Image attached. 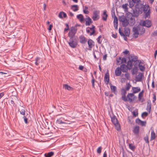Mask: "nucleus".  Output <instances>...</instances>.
<instances>
[{
	"label": "nucleus",
	"mask_w": 157,
	"mask_h": 157,
	"mask_svg": "<svg viewBox=\"0 0 157 157\" xmlns=\"http://www.w3.org/2000/svg\"><path fill=\"white\" fill-rule=\"evenodd\" d=\"M132 86L129 83L126 84L125 88H122L121 89V94L122 95L121 98L124 101H129L131 102L134 100V95L133 93H129L127 97L126 94L127 91L129 90Z\"/></svg>",
	"instance_id": "f257e3e1"
},
{
	"label": "nucleus",
	"mask_w": 157,
	"mask_h": 157,
	"mask_svg": "<svg viewBox=\"0 0 157 157\" xmlns=\"http://www.w3.org/2000/svg\"><path fill=\"white\" fill-rule=\"evenodd\" d=\"M70 38L68 42L70 46L73 48L76 47L78 44V41L75 36H69Z\"/></svg>",
	"instance_id": "f03ea898"
},
{
	"label": "nucleus",
	"mask_w": 157,
	"mask_h": 157,
	"mask_svg": "<svg viewBox=\"0 0 157 157\" xmlns=\"http://www.w3.org/2000/svg\"><path fill=\"white\" fill-rule=\"evenodd\" d=\"M143 10L145 14V18L150 17L151 12L149 6L147 4L144 5Z\"/></svg>",
	"instance_id": "7ed1b4c3"
},
{
	"label": "nucleus",
	"mask_w": 157,
	"mask_h": 157,
	"mask_svg": "<svg viewBox=\"0 0 157 157\" xmlns=\"http://www.w3.org/2000/svg\"><path fill=\"white\" fill-rule=\"evenodd\" d=\"M111 121L115 125L116 129L117 130H120V125L116 117L115 116H113L111 117Z\"/></svg>",
	"instance_id": "20e7f679"
},
{
	"label": "nucleus",
	"mask_w": 157,
	"mask_h": 157,
	"mask_svg": "<svg viewBox=\"0 0 157 157\" xmlns=\"http://www.w3.org/2000/svg\"><path fill=\"white\" fill-rule=\"evenodd\" d=\"M140 29V27L138 26L134 27L133 28V37L135 38H136L138 37L139 34V31Z\"/></svg>",
	"instance_id": "39448f33"
},
{
	"label": "nucleus",
	"mask_w": 157,
	"mask_h": 157,
	"mask_svg": "<svg viewBox=\"0 0 157 157\" xmlns=\"http://www.w3.org/2000/svg\"><path fill=\"white\" fill-rule=\"evenodd\" d=\"M100 11L99 10L94 11L92 18L94 21H96L99 19Z\"/></svg>",
	"instance_id": "423d86ee"
},
{
	"label": "nucleus",
	"mask_w": 157,
	"mask_h": 157,
	"mask_svg": "<svg viewBox=\"0 0 157 157\" xmlns=\"http://www.w3.org/2000/svg\"><path fill=\"white\" fill-rule=\"evenodd\" d=\"M136 63L138 64L140 71H145V68L144 66V63L143 62L138 60L137 61Z\"/></svg>",
	"instance_id": "0eeeda50"
},
{
	"label": "nucleus",
	"mask_w": 157,
	"mask_h": 157,
	"mask_svg": "<svg viewBox=\"0 0 157 157\" xmlns=\"http://www.w3.org/2000/svg\"><path fill=\"white\" fill-rule=\"evenodd\" d=\"M77 27L76 26L72 27L71 31L68 33L69 36H75L74 35L77 32Z\"/></svg>",
	"instance_id": "6e6552de"
},
{
	"label": "nucleus",
	"mask_w": 157,
	"mask_h": 157,
	"mask_svg": "<svg viewBox=\"0 0 157 157\" xmlns=\"http://www.w3.org/2000/svg\"><path fill=\"white\" fill-rule=\"evenodd\" d=\"M141 24L143 26H146L147 27H150L151 25V21L148 20H146L142 22H141Z\"/></svg>",
	"instance_id": "1a4fd4ad"
},
{
	"label": "nucleus",
	"mask_w": 157,
	"mask_h": 157,
	"mask_svg": "<svg viewBox=\"0 0 157 157\" xmlns=\"http://www.w3.org/2000/svg\"><path fill=\"white\" fill-rule=\"evenodd\" d=\"M119 20L120 21L122 22V25L123 26L125 27L128 24V22L127 20L126 19L125 17L124 16H121L119 18Z\"/></svg>",
	"instance_id": "9d476101"
},
{
	"label": "nucleus",
	"mask_w": 157,
	"mask_h": 157,
	"mask_svg": "<svg viewBox=\"0 0 157 157\" xmlns=\"http://www.w3.org/2000/svg\"><path fill=\"white\" fill-rule=\"evenodd\" d=\"M144 78L143 73H140L136 77V80L137 82H140Z\"/></svg>",
	"instance_id": "9b49d317"
},
{
	"label": "nucleus",
	"mask_w": 157,
	"mask_h": 157,
	"mask_svg": "<svg viewBox=\"0 0 157 157\" xmlns=\"http://www.w3.org/2000/svg\"><path fill=\"white\" fill-rule=\"evenodd\" d=\"M140 0H132V1L129 2V6L130 8H132L133 6L135 3H140Z\"/></svg>",
	"instance_id": "f8f14e48"
},
{
	"label": "nucleus",
	"mask_w": 157,
	"mask_h": 157,
	"mask_svg": "<svg viewBox=\"0 0 157 157\" xmlns=\"http://www.w3.org/2000/svg\"><path fill=\"white\" fill-rule=\"evenodd\" d=\"M120 68L121 71L123 72H126L128 70V68L127 66L125 64H123L120 66Z\"/></svg>",
	"instance_id": "ddd939ff"
},
{
	"label": "nucleus",
	"mask_w": 157,
	"mask_h": 157,
	"mask_svg": "<svg viewBox=\"0 0 157 157\" xmlns=\"http://www.w3.org/2000/svg\"><path fill=\"white\" fill-rule=\"evenodd\" d=\"M104 81L106 84H108L109 81V74L108 72H107L104 76Z\"/></svg>",
	"instance_id": "4468645a"
},
{
	"label": "nucleus",
	"mask_w": 157,
	"mask_h": 157,
	"mask_svg": "<svg viewBox=\"0 0 157 157\" xmlns=\"http://www.w3.org/2000/svg\"><path fill=\"white\" fill-rule=\"evenodd\" d=\"M136 121L137 123L142 126H145L146 124V121H142L139 119H136Z\"/></svg>",
	"instance_id": "2eb2a0df"
},
{
	"label": "nucleus",
	"mask_w": 157,
	"mask_h": 157,
	"mask_svg": "<svg viewBox=\"0 0 157 157\" xmlns=\"http://www.w3.org/2000/svg\"><path fill=\"white\" fill-rule=\"evenodd\" d=\"M86 25L87 26H89L92 23V21L91 19L89 17H87L85 19Z\"/></svg>",
	"instance_id": "dca6fc26"
},
{
	"label": "nucleus",
	"mask_w": 157,
	"mask_h": 157,
	"mask_svg": "<svg viewBox=\"0 0 157 157\" xmlns=\"http://www.w3.org/2000/svg\"><path fill=\"white\" fill-rule=\"evenodd\" d=\"M117 65H120L121 63H123V62H125L126 60L125 59H122L121 57H120L119 58L117 59Z\"/></svg>",
	"instance_id": "f3484780"
},
{
	"label": "nucleus",
	"mask_w": 157,
	"mask_h": 157,
	"mask_svg": "<svg viewBox=\"0 0 157 157\" xmlns=\"http://www.w3.org/2000/svg\"><path fill=\"white\" fill-rule=\"evenodd\" d=\"M137 57L135 56H131L129 57L130 61L132 62H136V63H137V61L138 60H137Z\"/></svg>",
	"instance_id": "a211bd4d"
},
{
	"label": "nucleus",
	"mask_w": 157,
	"mask_h": 157,
	"mask_svg": "<svg viewBox=\"0 0 157 157\" xmlns=\"http://www.w3.org/2000/svg\"><path fill=\"white\" fill-rule=\"evenodd\" d=\"M121 70L120 67H117L115 71V74L117 76H120L121 74Z\"/></svg>",
	"instance_id": "6ab92c4d"
},
{
	"label": "nucleus",
	"mask_w": 157,
	"mask_h": 157,
	"mask_svg": "<svg viewBox=\"0 0 157 157\" xmlns=\"http://www.w3.org/2000/svg\"><path fill=\"white\" fill-rule=\"evenodd\" d=\"M132 90H133V94H136L137 93L140 91V89L139 87H132Z\"/></svg>",
	"instance_id": "aec40b11"
},
{
	"label": "nucleus",
	"mask_w": 157,
	"mask_h": 157,
	"mask_svg": "<svg viewBox=\"0 0 157 157\" xmlns=\"http://www.w3.org/2000/svg\"><path fill=\"white\" fill-rule=\"evenodd\" d=\"M79 41L82 44H85L86 41V38L83 36H81L79 37Z\"/></svg>",
	"instance_id": "412c9836"
},
{
	"label": "nucleus",
	"mask_w": 157,
	"mask_h": 157,
	"mask_svg": "<svg viewBox=\"0 0 157 157\" xmlns=\"http://www.w3.org/2000/svg\"><path fill=\"white\" fill-rule=\"evenodd\" d=\"M121 77H125L126 79L127 80H129L130 78V74L128 73H126L125 74H122Z\"/></svg>",
	"instance_id": "4be33fe9"
},
{
	"label": "nucleus",
	"mask_w": 157,
	"mask_h": 157,
	"mask_svg": "<svg viewBox=\"0 0 157 157\" xmlns=\"http://www.w3.org/2000/svg\"><path fill=\"white\" fill-rule=\"evenodd\" d=\"M139 127L138 126L135 127L133 129V132L136 135H137L139 131Z\"/></svg>",
	"instance_id": "5701e85b"
},
{
	"label": "nucleus",
	"mask_w": 157,
	"mask_h": 157,
	"mask_svg": "<svg viewBox=\"0 0 157 157\" xmlns=\"http://www.w3.org/2000/svg\"><path fill=\"white\" fill-rule=\"evenodd\" d=\"M155 134L153 130H152L151 132V138L150 139V141H152L155 138Z\"/></svg>",
	"instance_id": "b1692460"
},
{
	"label": "nucleus",
	"mask_w": 157,
	"mask_h": 157,
	"mask_svg": "<svg viewBox=\"0 0 157 157\" xmlns=\"http://www.w3.org/2000/svg\"><path fill=\"white\" fill-rule=\"evenodd\" d=\"M71 8L74 11L76 12L78 10V7L77 5H74L71 6Z\"/></svg>",
	"instance_id": "393cba45"
},
{
	"label": "nucleus",
	"mask_w": 157,
	"mask_h": 157,
	"mask_svg": "<svg viewBox=\"0 0 157 157\" xmlns=\"http://www.w3.org/2000/svg\"><path fill=\"white\" fill-rule=\"evenodd\" d=\"M77 18L81 22H82L84 20V17L82 15L80 14L77 15Z\"/></svg>",
	"instance_id": "a878e982"
},
{
	"label": "nucleus",
	"mask_w": 157,
	"mask_h": 157,
	"mask_svg": "<svg viewBox=\"0 0 157 157\" xmlns=\"http://www.w3.org/2000/svg\"><path fill=\"white\" fill-rule=\"evenodd\" d=\"M106 11L105 10L103 12L102 16V19L105 21H106V20L108 17V15L106 13Z\"/></svg>",
	"instance_id": "bb28decb"
},
{
	"label": "nucleus",
	"mask_w": 157,
	"mask_h": 157,
	"mask_svg": "<svg viewBox=\"0 0 157 157\" xmlns=\"http://www.w3.org/2000/svg\"><path fill=\"white\" fill-rule=\"evenodd\" d=\"M128 3L124 4L122 6V8L124 10L125 12H127L128 11Z\"/></svg>",
	"instance_id": "cd10ccee"
},
{
	"label": "nucleus",
	"mask_w": 157,
	"mask_h": 157,
	"mask_svg": "<svg viewBox=\"0 0 157 157\" xmlns=\"http://www.w3.org/2000/svg\"><path fill=\"white\" fill-rule=\"evenodd\" d=\"M95 26H93L92 28H89L90 29V31H91V32L90 33V35H93L95 32V30L94 29Z\"/></svg>",
	"instance_id": "c85d7f7f"
},
{
	"label": "nucleus",
	"mask_w": 157,
	"mask_h": 157,
	"mask_svg": "<svg viewBox=\"0 0 157 157\" xmlns=\"http://www.w3.org/2000/svg\"><path fill=\"white\" fill-rule=\"evenodd\" d=\"M19 111L20 113V114L22 115H25V108L21 106L20 109H19Z\"/></svg>",
	"instance_id": "c756f323"
},
{
	"label": "nucleus",
	"mask_w": 157,
	"mask_h": 157,
	"mask_svg": "<svg viewBox=\"0 0 157 157\" xmlns=\"http://www.w3.org/2000/svg\"><path fill=\"white\" fill-rule=\"evenodd\" d=\"M63 16L64 17H67V14L64 12H60L59 14V17L60 18H62Z\"/></svg>",
	"instance_id": "7c9ffc66"
},
{
	"label": "nucleus",
	"mask_w": 157,
	"mask_h": 157,
	"mask_svg": "<svg viewBox=\"0 0 157 157\" xmlns=\"http://www.w3.org/2000/svg\"><path fill=\"white\" fill-rule=\"evenodd\" d=\"M89 47L91 48L93 46L94 42L91 40H89L88 42Z\"/></svg>",
	"instance_id": "2f4dec72"
},
{
	"label": "nucleus",
	"mask_w": 157,
	"mask_h": 157,
	"mask_svg": "<svg viewBox=\"0 0 157 157\" xmlns=\"http://www.w3.org/2000/svg\"><path fill=\"white\" fill-rule=\"evenodd\" d=\"M54 154V153L52 151H51L48 153H45L44 155L45 157H51Z\"/></svg>",
	"instance_id": "473e14b6"
},
{
	"label": "nucleus",
	"mask_w": 157,
	"mask_h": 157,
	"mask_svg": "<svg viewBox=\"0 0 157 157\" xmlns=\"http://www.w3.org/2000/svg\"><path fill=\"white\" fill-rule=\"evenodd\" d=\"M110 88L112 91L115 94L117 93V91H116L117 87L114 86H110Z\"/></svg>",
	"instance_id": "72a5a7b5"
},
{
	"label": "nucleus",
	"mask_w": 157,
	"mask_h": 157,
	"mask_svg": "<svg viewBox=\"0 0 157 157\" xmlns=\"http://www.w3.org/2000/svg\"><path fill=\"white\" fill-rule=\"evenodd\" d=\"M63 87L65 89L67 90H72L73 89L70 86H68L67 84L64 85Z\"/></svg>",
	"instance_id": "f704fd0d"
},
{
	"label": "nucleus",
	"mask_w": 157,
	"mask_h": 157,
	"mask_svg": "<svg viewBox=\"0 0 157 157\" xmlns=\"http://www.w3.org/2000/svg\"><path fill=\"white\" fill-rule=\"evenodd\" d=\"M40 62V58L39 57H37L35 59V64L37 66Z\"/></svg>",
	"instance_id": "c9c22d12"
},
{
	"label": "nucleus",
	"mask_w": 157,
	"mask_h": 157,
	"mask_svg": "<svg viewBox=\"0 0 157 157\" xmlns=\"http://www.w3.org/2000/svg\"><path fill=\"white\" fill-rule=\"evenodd\" d=\"M140 30H139V31H140L139 32L140 33V34H142L144 33L145 31V29L143 27H140Z\"/></svg>",
	"instance_id": "e433bc0d"
},
{
	"label": "nucleus",
	"mask_w": 157,
	"mask_h": 157,
	"mask_svg": "<svg viewBox=\"0 0 157 157\" xmlns=\"http://www.w3.org/2000/svg\"><path fill=\"white\" fill-rule=\"evenodd\" d=\"M57 122L59 124H67V122H63L60 119H59L57 120Z\"/></svg>",
	"instance_id": "4c0bfd02"
},
{
	"label": "nucleus",
	"mask_w": 157,
	"mask_h": 157,
	"mask_svg": "<svg viewBox=\"0 0 157 157\" xmlns=\"http://www.w3.org/2000/svg\"><path fill=\"white\" fill-rule=\"evenodd\" d=\"M151 104H147V110L149 112L151 111Z\"/></svg>",
	"instance_id": "58836bf2"
},
{
	"label": "nucleus",
	"mask_w": 157,
	"mask_h": 157,
	"mask_svg": "<svg viewBox=\"0 0 157 157\" xmlns=\"http://www.w3.org/2000/svg\"><path fill=\"white\" fill-rule=\"evenodd\" d=\"M124 32L126 36H128L129 34V30L128 29H126L125 30Z\"/></svg>",
	"instance_id": "ea45409f"
},
{
	"label": "nucleus",
	"mask_w": 157,
	"mask_h": 157,
	"mask_svg": "<svg viewBox=\"0 0 157 157\" xmlns=\"http://www.w3.org/2000/svg\"><path fill=\"white\" fill-rule=\"evenodd\" d=\"M114 24H118V20L117 18L115 16L114 18Z\"/></svg>",
	"instance_id": "a19ab883"
},
{
	"label": "nucleus",
	"mask_w": 157,
	"mask_h": 157,
	"mask_svg": "<svg viewBox=\"0 0 157 157\" xmlns=\"http://www.w3.org/2000/svg\"><path fill=\"white\" fill-rule=\"evenodd\" d=\"M121 82L122 83H123L125 82L126 79L124 77H121Z\"/></svg>",
	"instance_id": "79ce46f5"
},
{
	"label": "nucleus",
	"mask_w": 157,
	"mask_h": 157,
	"mask_svg": "<svg viewBox=\"0 0 157 157\" xmlns=\"http://www.w3.org/2000/svg\"><path fill=\"white\" fill-rule=\"evenodd\" d=\"M102 147H99L98 149H97V152L98 153L100 154L101 152V150L102 149Z\"/></svg>",
	"instance_id": "37998d69"
},
{
	"label": "nucleus",
	"mask_w": 157,
	"mask_h": 157,
	"mask_svg": "<svg viewBox=\"0 0 157 157\" xmlns=\"http://www.w3.org/2000/svg\"><path fill=\"white\" fill-rule=\"evenodd\" d=\"M144 140L145 141V142L147 143H149V141L148 140V138L147 136H146L144 137Z\"/></svg>",
	"instance_id": "c03bdc74"
},
{
	"label": "nucleus",
	"mask_w": 157,
	"mask_h": 157,
	"mask_svg": "<svg viewBox=\"0 0 157 157\" xmlns=\"http://www.w3.org/2000/svg\"><path fill=\"white\" fill-rule=\"evenodd\" d=\"M119 32L121 36H122L123 37V36H124L125 35L124 34L123 32H122L121 29L120 28H119Z\"/></svg>",
	"instance_id": "a18cd8bd"
},
{
	"label": "nucleus",
	"mask_w": 157,
	"mask_h": 157,
	"mask_svg": "<svg viewBox=\"0 0 157 157\" xmlns=\"http://www.w3.org/2000/svg\"><path fill=\"white\" fill-rule=\"evenodd\" d=\"M148 115V113L146 112L143 113L142 114V117H147Z\"/></svg>",
	"instance_id": "49530a36"
},
{
	"label": "nucleus",
	"mask_w": 157,
	"mask_h": 157,
	"mask_svg": "<svg viewBox=\"0 0 157 157\" xmlns=\"http://www.w3.org/2000/svg\"><path fill=\"white\" fill-rule=\"evenodd\" d=\"M129 148L132 150H134L135 148V147L131 144H129Z\"/></svg>",
	"instance_id": "de8ad7c7"
},
{
	"label": "nucleus",
	"mask_w": 157,
	"mask_h": 157,
	"mask_svg": "<svg viewBox=\"0 0 157 157\" xmlns=\"http://www.w3.org/2000/svg\"><path fill=\"white\" fill-rule=\"evenodd\" d=\"M153 99L152 101V102L153 103H154L156 100V94H153Z\"/></svg>",
	"instance_id": "09e8293b"
},
{
	"label": "nucleus",
	"mask_w": 157,
	"mask_h": 157,
	"mask_svg": "<svg viewBox=\"0 0 157 157\" xmlns=\"http://www.w3.org/2000/svg\"><path fill=\"white\" fill-rule=\"evenodd\" d=\"M143 96V94L142 93H139L138 95V98L140 100Z\"/></svg>",
	"instance_id": "8fccbe9b"
},
{
	"label": "nucleus",
	"mask_w": 157,
	"mask_h": 157,
	"mask_svg": "<svg viewBox=\"0 0 157 157\" xmlns=\"http://www.w3.org/2000/svg\"><path fill=\"white\" fill-rule=\"evenodd\" d=\"M101 36H100L97 39V40L98 43H99V44H100L101 43V42L100 41V39L101 38Z\"/></svg>",
	"instance_id": "3c124183"
},
{
	"label": "nucleus",
	"mask_w": 157,
	"mask_h": 157,
	"mask_svg": "<svg viewBox=\"0 0 157 157\" xmlns=\"http://www.w3.org/2000/svg\"><path fill=\"white\" fill-rule=\"evenodd\" d=\"M132 62L131 61H129L128 63V65H130L131 67H132L133 66Z\"/></svg>",
	"instance_id": "603ef678"
},
{
	"label": "nucleus",
	"mask_w": 157,
	"mask_h": 157,
	"mask_svg": "<svg viewBox=\"0 0 157 157\" xmlns=\"http://www.w3.org/2000/svg\"><path fill=\"white\" fill-rule=\"evenodd\" d=\"M83 12L86 14H88L89 13V11L87 10H83Z\"/></svg>",
	"instance_id": "864d4df0"
},
{
	"label": "nucleus",
	"mask_w": 157,
	"mask_h": 157,
	"mask_svg": "<svg viewBox=\"0 0 157 157\" xmlns=\"http://www.w3.org/2000/svg\"><path fill=\"white\" fill-rule=\"evenodd\" d=\"M94 81H95V80L93 78L92 79V80L91 82H92V86L94 87Z\"/></svg>",
	"instance_id": "5fc2aeb1"
},
{
	"label": "nucleus",
	"mask_w": 157,
	"mask_h": 157,
	"mask_svg": "<svg viewBox=\"0 0 157 157\" xmlns=\"http://www.w3.org/2000/svg\"><path fill=\"white\" fill-rule=\"evenodd\" d=\"M107 57V54H105L103 57V60H105L106 59Z\"/></svg>",
	"instance_id": "6e6d98bb"
},
{
	"label": "nucleus",
	"mask_w": 157,
	"mask_h": 157,
	"mask_svg": "<svg viewBox=\"0 0 157 157\" xmlns=\"http://www.w3.org/2000/svg\"><path fill=\"white\" fill-rule=\"evenodd\" d=\"M24 121L25 122V123H26V124H27V121H28V119L26 117H24Z\"/></svg>",
	"instance_id": "4d7b16f0"
},
{
	"label": "nucleus",
	"mask_w": 157,
	"mask_h": 157,
	"mask_svg": "<svg viewBox=\"0 0 157 157\" xmlns=\"http://www.w3.org/2000/svg\"><path fill=\"white\" fill-rule=\"evenodd\" d=\"M83 68H84V67L83 66H82V65H80L79 66V70H83Z\"/></svg>",
	"instance_id": "13d9d810"
},
{
	"label": "nucleus",
	"mask_w": 157,
	"mask_h": 157,
	"mask_svg": "<svg viewBox=\"0 0 157 157\" xmlns=\"http://www.w3.org/2000/svg\"><path fill=\"white\" fill-rule=\"evenodd\" d=\"M133 116L136 117V116L138 115V113L136 112H133Z\"/></svg>",
	"instance_id": "bf43d9fd"
},
{
	"label": "nucleus",
	"mask_w": 157,
	"mask_h": 157,
	"mask_svg": "<svg viewBox=\"0 0 157 157\" xmlns=\"http://www.w3.org/2000/svg\"><path fill=\"white\" fill-rule=\"evenodd\" d=\"M129 52L128 51L126 50L124 52H123L125 54H128Z\"/></svg>",
	"instance_id": "052dcab7"
},
{
	"label": "nucleus",
	"mask_w": 157,
	"mask_h": 157,
	"mask_svg": "<svg viewBox=\"0 0 157 157\" xmlns=\"http://www.w3.org/2000/svg\"><path fill=\"white\" fill-rule=\"evenodd\" d=\"M151 86L152 88H155V83L154 81H153L152 82Z\"/></svg>",
	"instance_id": "680f3d73"
},
{
	"label": "nucleus",
	"mask_w": 157,
	"mask_h": 157,
	"mask_svg": "<svg viewBox=\"0 0 157 157\" xmlns=\"http://www.w3.org/2000/svg\"><path fill=\"white\" fill-rule=\"evenodd\" d=\"M107 155L106 151H105L104 153L103 157H107Z\"/></svg>",
	"instance_id": "e2e57ef3"
},
{
	"label": "nucleus",
	"mask_w": 157,
	"mask_h": 157,
	"mask_svg": "<svg viewBox=\"0 0 157 157\" xmlns=\"http://www.w3.org/2000/svg\"><path fill=\"white\" fill-rule=\"evenodd\" d=\"M114 27L115 29H117V27H118V24H114Z\"/></svg>",
	"instance_id": "0e129e2a"
},
{
	"label": "nucleus",
	"mask_w": 157,
	"mask_h": 157,
	"mask_svg": "<svg viewBox=\"0 0 157 157\" xmlns=\"http://www.w3.org/2000/svg\"><path fill=\"white\" fill-rule=\"evenodd\" d=\"M4 95L3 93H0V99Z\"/></svg>",
	"instance_id": "69168bd1"
},
{
	"label": "nucleus",
	"mask_w": 157,
	"mask_h": 157,
	"mask_svg": "<svg viewBox=\"0 0 157 157\" xmlns=\"http://www.w3.org/2000/svg\"><path fill=\"white\" fill-rule=\"evenodd\" d=\"M157 55V50L155 51L154 54V57L155 59L156 58V55Z\"/></svg>",
	"instance_id": "338daca9"
},
{
	"label": "nucleus",
	"mask_w": 157,
	"mask_h": 157,
	"mask_svg": "<svg viewBox=\"0 0 157 157\" xmlns=\"http://www.w3.org/2000/svg\"><path fill=\"white\" fill-rule=\"evenodd\" d=\"M52 25H49V27L48 28V30L49 31H50L51 30L52 28Z\"/></svg>",
	"instance_id": "774afa93"
}]
</instances>
